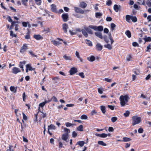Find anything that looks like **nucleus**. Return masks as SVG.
<instances>
[{"mask_svg":"<svg viewBox=\"0 0 151 151\" xmlns=\"http://www.w3.org/2000/svg\"><path fill=\"white\" fill-rule=\"evenodd\" d=\"M103 38L104 40V41L106 42V43H108L109 42V41L108 40V37L106 35H104L103 37Z\"/></svg>","mask_w":151,"mask_h":151,"instance_id":"58836bf2","label":"nucleus"},{"mask_svg":"<svg viewBox=\"0 0 151 151\" xmlns=\"http://www.w3.org/2000/svg\"><path fill=\"white\" fill-rule=\"evenodd\" d=\"M95 35L96 36L101 39L103 38L102 33L100 32H96L95 33Z\"/></svg>","mask_w":151,"mask_h":151,"instance_id":"f8f14e48","label":"nucleus"},{"mask_svg":"<svg viewBox=\"0 0 151 151\" xmlns=\"http://www.w3.org/2000/svg\"><path fill=\"white\" fill-rule=\"evenodd\" d=\"M30 31H29L25 36V38L26 39H30Z\"/></svg>","mask_w":151,"mask_h":151,"instance_id":"c85d7f7f","label":"nucleus"},{"mask_svg":"<svg viewBox=\"0 0 151 151\" xmlns=\"http://www.w3.org/2000/svg\"><path fill=\"white\" fill-rule=\"evenodd\" d=\"M144 40L145 42H150L151 41V38L150 37H148L144 38Z\"/></svg>","mask_w":151,"mask_h":151,"instance_id":"ea45409f","label":"nucleus"},{"mask_svg":"<svg viewBox=\"0 0 151 151\" xmlns=\"http://www.w3.org/2000/svg\"><path fill=\"white\" fill-rule=\"evenodd\" d=\"M81 32L85 37H88V35L85 29H81Z\"/></svg>","mask_w":151,"mask_h":151,"instance_id":"393cba45","label":"nucleus"},{"mask_svg":"<svg viewBox=\"0 0 151 151\" xmlns=\"http://www.w3.org/2000/svg\"><path fill=\"white\" fill-rule=\"evenodd\" d=\"M131 19L134 22H135L137 21V18L135 16H132Z\"/></svg>","mask_w":151,"mask_h":151,"instance_id":"e433bc0d","label":"nucleus"},{"mask_svg":"<svg viewBox=\"0 0 151 151\" xmlns=\"http://www.w3.org/2000/svg\"><path fill=\"white\" fill-rule=\"evenodd\" d=\"M85 42L86 44L88 45V46L91 47H92L93 46L92 42L89 40L86 39L85 40Z\"/></svg>","mask_w":151,"mask_h":151,"instance_id":"5701e85b","label":"nucleus"},{"mask_svg":"<svg viewBox=\"0 0 151 151\" xmlns=\"http://www.w3.org/2000/svg\"><path fill=\"white\" fill-rule=\"evenodd\" d=\"M51 42L55 46H57L59 44H61V43L55 40H52Z\"/></svg>","mask_w":151,"mask_h":151,"instance_id":"bb28decb","label":"nucleus"},{"mask_svg":"<svg viewBox=\"0 0 151 151\" xmlns=\"http://www.w3.org/2000/svg\"><path fill=\"white\" fill-rule=\"evenodd\" d=\"M96 48L99 51H101L103 48L102 46L99 43H97L96 45Z\"/></svg>","mask_w":151,"mask_h":151,"instance_id":"f3484780","label":"nucleus"},{"mask_svg":"<svg viewBox=\"0 0 151 151\" xmlns=\"http://www.w3.org/2000/svg\"><path fill=\"white\" fill-rule=\"evenodd\" d=\"M125 34L129 38L131 37V33L129 30H127L125 32Z\"/></svg>","mask_w":151,"mask_h":151,"instance_id":"473e14b6","label":"nucleus"},{"mask_svg":"<svg viewBox=\"0 0 151 151\" xmlns=\"http://www.w3.org/2000/svg\"><path fill=\"white\" fill-rule=\"evenodd\" d=\"M132 125L134 126L136 124H139L141 121V117H138L137 116H133L132 117Z\"/></svg>","mask_w":151,"mask_h":151,"instance_id":"f03ea898","label":"nucleus"},{"mask_svg":"<svg viewBox=\"0 0 151 151\" xmlns=\"http://www.w3.org/2000/svg\"><path fill=\"white\" fill-rule=\"evenodd\" d=\"M78 131H83V126L82 125H79L77 128Z\"/></svg>","mask_w":151,"mask_h":151,"instance_id":"c9c22d12","label":"nucleus"},{"mask_svg":"<svg viewBox=\"0 0 151 151\" xmlns=\"http://www.w3.org/2000/svg\"><path fill=\"white\" fill-rule=\"evenodd\" d=\"M68 134L64 133L62 134V139L63 140L66 141L68 138Z\"/></svg>","mask_w":151,"mask_h":151,"instance_id":"ddd939ff","label":"nucleus"},{"mask_svg":"<svg viewBox=\"0 0 151 151\" xmlns=\"http://www.w3.org/2000/svg\"><path fill=\"white\" fill-rule=\"evenodd\" d=\"M109 39L111 41V44H112L114 42V40L113 39L112 37L111 36V33L109 34Z\"/></svg>","mask_w":151,"mask_h":151,"instance_id":"a18cd8bd","label":"nucleus"},{"mask_svg":"<svg viewBox=\"0 0 151 151\" xmlns=\"http://www.w3.org/2000/svg\"><path fill=\"white\" fill-rule=\"evenodd\" d=\"M65 124L66 126L67 127H70L73 125V124L69 122H66L65 123Z\"/></svg>","mask_w":151,"mask_h":151,"instance_id":"09e8293b","label":"nucleus"},{"mask_svg":"<svg viewBox=\"0 0 151 151\" xmlns=\"http://www.w3.org/2000/svg\"><path fill=\"white\" fill-rule=\"evenodd\" d=\"M132 58V55H129L127 58V60L128 61H130L131 59Z\"/></svg>","mask_w":151,"mask_h":151,"instance_id":"69168bd1","label":"nucleus"},{"mask_svg":"<svg viewBox=\"0 0 151 151\" xmlns=\"http://www.w3.org/2000/svg\"><path fill=\"white\" fill-rule=\"evenodd\" d=\"M26 61L24 60L22 62L21 61L19 62V67L21 68H23V66L25 64Z\"/></svg>","mask_w":151,"mask_h":151,"instance_id":"aec40b11","label":"nucleus"},{"mask_svg":"<svg viewBox=\"0 0 151 151\" xmlns=\"http://www.w3.org/2000/svg\"><path fill=\"white\" fill-rule=\"evenodd\" d=\"M138 2L137 3L139 4L142 5H145V0H137Z\"/></svg>","mask_w":151,"mask_h":151,"instance_id":"a878e982","label":"nucleus"},{"mask_svg":"<svg viewBox=\"0 0 151 151\" xmlns=\"http://www.w3.org/2000/svg\"><path fill=\"white\" fill-rule=\"evenodd\" d=\"M19 22L18 21H14L12 20V22L11 24L13 25H15V24H19Z\"/></svg>","mask_w":151,"mask_h":151,"instance_id":"603ef678","label":"nucleus"},{"mask_svg":"<svg viewBox=\"0 0 151 151\" xmlns=\"http://www.w3.org/2000/svg\"><path fill=\"white\" fill-rule=\"evenodd\" d=\"M132 45L134 47H139V45L136 42H134L132 43Z\"/></svg>","mask_w":151,"mask_h":151,"instance_id":"4d7b16f0","label":"nucleus"},{"mask_svg":"<svg viewBox=\"0 0 151 151\" xmlns=\"http://www.w3.org/2000/svg\"><path fill=\"white\" fill-rule=\"evenodd\" d=\"M75 12L77 13H79L81 14H83L84 11L81 8L77 7H74Z\"/></svg>","mask_w":151,"mask_h":151,"instance_id":"6e6552de","label":"nucleus"},{"mask_svg":"<svg viewBox=\"0 0 151 151\" xmlns=\"http://www.w3.org/2000/svg\"><path fill=\"white\" fill-rule=\"evenodd\" d=\"M123 139L122 141L124 142H129L131 140V139L126 137H123Z\"/></svg>","mask_w":151,"mask_h":151,"instance_id":"2f4dec72","label":"nucleus"},{"mask_svg":"<svg viewBox=\"0 0 151 151\" xmlns=\"http://www.w3.org/2000/svg\"><path fill=\"white\" fill-rule=\"evenodd\" d=\"M64 22H67L69 19L68 15L67 13L63 14L61 16Z\"/></svg>","mask_w":151,"mask_h":151,"instance_id":"39448f33","label":"nucleus"},{"mask_svg":"<svg viewBox=\"0 0 151 151\" xmlns=\"http://www.w3.org/2000/svg\"><path fill=\"white\" fill-rule=\"evenodd\" d=\"M112 4V2L111 0H108L106 1V4L108 6H110Z\"/></svg>","mask_w":151,"mask_h":151,"instance_id":"de8ad7c7","label":"nucleus"},{"mask_svg":"<svg viewBox=\"0 0 151 151\" xmlns=\"http://www.w3.org/2000/svg\"><path fill=\"white\" fill-rule=\"evenodd\" d=\"M98 144L99 145H101L103 146H106V144L104 143L103 141H98Z\"/></svg>","mask_w":151,"mask_h":151,"instance_id":"f704fd0d","label":"nucleus"},{"mask_svg":"<svg viewBox=\"0 0 151 151\" xmlns=\"http://www.w3.org/2000/svg\"><path fill=\"white\" fill-rule=\"evenodd\" d=\"M147 19L148 22H151V14L148 15L147 17Z\"/></svg>","mask_w":151,"mask_h":151,"instance_id":"774afa93","label":"nucleus"},{"mask_svg":"<svg viewBox=\"0 0 151 151\" xmlns=\"http://www.w3.org/2000/svg\"><path fill=\"white\" fill-rule=\"evenodd\" d=\"M89 28H90L89 27H84V29H85L86 31L89 34L92 35L93 34V32L92 30Z\"/></svg>","mask_w":151,"mask_h":151,"instance_id":"6ab92c4d","label":"nucleus"},{"mask_svg":"<svg viewBox=\"0 0 151 151\" xmlns=\"http://www.w3.org/2000/svg\"><path fill=\"white\" fill-rule=\"evenodd\" d=\"M51 99H52V100L53 99V101L54 102H57L58 101V99H57V98L55 96H53L52 98H51Z\"/></svg>","mask_w":151,"mask_h":151,"instance_id":"864d4df0","label":"nucleus"},{"mask_svg":"<svg viewBox=\"0 0 151 151\" xmlns=\"http://www.w3.org/2000/svg\"><path fill=\"white\" fill-rule=\"evenodd\" d=\"M100 109L102 113L104 114H105L106 112V109L105 107L103 106H100Z\"/></svg>","mask_w":151,"mask_h":151,"instance_id":"b1692460","label":"nucleus"},{"mask_svg":"<svg viewBox=\"0 0 151 151\" xmlns=\"http://www.w3.org/2000/svg\"><path fill=\"white\" fill-rule=\"evenodd\" d=\"M87 6L86 4L84 2H81L80 3L79 6L82 8H84Z\"/></svg>","mask_w":151,"mask_h":151,"instance_id":"a211bd4d","label":"nucleus"},{"mask_svg":"<svg viewBox=\"0 0 151 151\" xmlns=\"http://www.w3.org/2000/svg\"><path fill=\"white\" fill-rule=\"evenodd\" d=\"M104 46L105 47L107 48L110 50L112 48L111 45L109 44H108L107 45H104Z\"/></svg>","mask_w":151,"mask_h":151,"instance_id":"72a5a7b5","label":"nucleus"},{"mask_svg":"<svg viewBox=\"0 0 151 151\" xmlns=\"http://www.w3.org/2000/svg\"><path fill=\"white\" fill-rule=\"evenodd\" d=\"M85 144V142L84 141H79L77 142L76 145H79L80 147L83 146Z\"/></svg>","mask_w":151,"mask_h":151,"instance_id":"4be33fe9","label":"nucleus"},{"mask_svg":"<svg viewBox=\"0 0 151 151\" xmlns=\"http://www.w3.org/2000/svg\"><path fill=\"white\" fill-rule=\"evenodd\" d=\"M121 6L118 5L117 4H115L114 6V10L116 12H118L119 10L120 9Z\"/></svg>","mask_w":151,"mask_h":151,"instance_id":"4468645a","label":"nucleus"},{"mask_svg":"<svg viewBox=\"0 0 151 151\" xmlns=\"http://www.w3.org/2000/svg\"><path fill=\"white\" fill-rule=\"evenodd\" d=\"M33 37L37 40H39L43 39V37L40 35L35 34L33 35Z\"/></svg>","mask_w":151,"mask_h":151,"instance_id":"9b49d317","label":"nucleus"},{"mask_svg":"<svg viewBox=\"0 0 151 151\" xmlns=\"http://www.w3.org/2000/svg\"><path fill=\"white\" fill-rule=\"evenodd\" d=\"M97 113L96 111L95 110H93L91 113V115H93L94 114H96Z\"/></svg>","mask_w":151,"mask_h":151,"instance_id":"338daca9","label":"nucleus"},{"mask_svg":"<svg viewBox=\"0 0 151 151\" xmlns=\"http://www.w3.org/2000/svg\"><path fill=\"white\" fill-rule=\"evenodd\" d=\"M132 16H130L129 15H127L126 16L125 18L126 21L128 22H129V21L131 19Z\"/></svg>","mask_w":151,"mask_h":151,"instance_id":"c756f323","label":"nucleus"},{"mask_svg":"<svg viewBox=\"0 0 151 151\" xmlns=\"http://www.w3.org/2000/svg\"><path fill=\"white\" fill-rule=\"evenodd\" d=\"M26 67L28 69L29 71L35 70V68H32L30 64H27Z\"/></svg>","mask_w":151,"mask_h":151,"instance_id":"2eb2a0df","label":"nucleus"},{"mask_svg":"<svg viewBox=\"0 0 151 151\" xmlns=\"http://www.w3.org/2000/svg\"><path fill=\"white\" fill-rule=\"evenodd\" d=\"M146 4L149 7H151V2L149 0H147Z\"/></svg>","mask_w":151,"mask_h":151,"instance_id":"680f3d73","label":"nucleus"},{"mask_svg":"<svg viewBox=\"0 0 151 151\" xmlns=\"http://www.w3.org/2000/svg\"><path fill=\"white\" fill-rule=\"evenodd\" d=\"M87 59L89 61L91 62H93L95 60V58L94 56L92 55L90 57H87Z\"/></svg>","mask_w":151,"mask_h":151,"instance_id":"dca6fc26","label":"nucleus"},{"mask_svg":"<svg viewBox=\"0 0 151 151\" xmlns=\"http://www.w3.org/2000/svg\"><path fill=\"white\" fill-rule=\"evenodd\" d=\"M68 28V25L66 23H64L62 25V29L63 30L64 32L65 33H67V29Z\"/></svg>","mask_w":151,"mask_h":151,"instance_id":"1a4fd4ad","label":"nucleus"},{"mask_svg":"<svg viewBox=\"0 0 151 151\" xmlns=\"http://www.w3.org/2000/svg\"><path fill=\"white\" fill-rule=\"evenodd\" d=\"M72 135L73 137L75 138L77 136V134L76 132L73 131L72 132Z\"/></svg>","mask_w":151,"mask_h":151,"instance_id":"052dcab7","label":"nucleus"},{"mask_svg":"<svg viewBox=\"0 0 151 151\" xmlns=\"http://www.w3.org/2000/svg\"><path fill=\"white\" fill-rule=\"evenodd\" d=\"M55 129V126L52 124H51L50 125L48 126V130H49L50 129Z\"/></svg>","mask_w":151,"mask_h":151,"instance_id":"7c9ffc66","label":"nucleus"},{"mask_svg":"<svg viewBox=\"0 0 151 151\" xmlns=\"http://www.w3.org/2000/svg\"><path fill=\"white\" fill-rule=\"evenodd\" d=\"M35 2L36 4L40 5L41 4V0H35Z\"/></svg>","mask_w":151,"mask_h":151,"instance_id":"79ce46f5","label":"nucleus"},{"mask_svg":"<svg viewBox=\"0 0 151 151\" xmlns=\"http://www.w3.org/2000/svg\"><path fill=\"white\" fill-rule=\"evenodd\" d=\"M6 19L9 22H12V20L11 19V17L10 16H7L6 18Z\"/></svg>","mask_w":151,"mask_h":151,"instance_id":"0e129e2a","label":"nucleus"},{"mask_svg":"<svg viewBox=\"0 0 151 151\" xmlns=\"http://www.w3.org/2000/svg\"><path fill=\"white\" fill-rule=\"evenodd\" d=\"M63 58L65 60H71V56H67L66 55H64L63 56Z\"/></svg>","mask_w":151,"mask_h":151,"instance_id":"cd10ccee","label":"nucleus"},{"mask_svg":"<svg viewBox=\"0 0 151 151\" xmlns=\"http://www.w3.org/2000/svg\"><path fill=\"white\" fill-rule=\"evenodd\" d=\"M78 72L77 69L75 67L72 68L70 70V73L71 75H73Z\"/></svg>","mask_w":151,"mask_h":151,"instance_id":"9d476101","label":"nucleus"},{"mask_svg":"<svg viewBox=\"0 0 151 151\" xmlns=\"http://www.w3.org/2000/svg\"><path fill=\"white\" fill-rule=\"evenodd\" d=\"M29 53L33 57H37V55H36L34 54L33 52L32 51H29Z\"/></svg>","mask_w":151,"mask_h":151,"instance_id":"8fccbe9b","label":"nucleus"},{"mask_svg":"<svg viewBox=\"0 0 151 151\" xmlns=\"http://www.w3.org/2000/svg\"><path fill=\"white\" fill-rule=\"evenodd\" d=\"M51 11L54 13H57L58 12L56 6L55 4H52L50 5Z\"/></svg>","mask_w":151,"mask_h":151,"instance_id":"423d86ee","label":"nucleus"},{"mask_svg":"<svg viewBox=\"0 0 151 151\" xmlns=\"http://www.w3.org/2000/svg\"><path fill=\"white\" fill-rule=\"evenodd\" d=\"M28 49V46L27 45L26 43L24 44L22 47L20 48V52L22 53H23L26 52Z\"/></svg>","mask_w":151,"mask_h":151,"instance_id":"20e7f679","label":"nucleus"},{"mask_svg":"<svg viewBox=\"0 0 151 151\" xmlns=\"http://www.w3.org/2000/svg\"><path fill=\"white\" fill-rule=\"evenodd\" d=\"M17 87L16 88L14 86H11L10 87V91L12 92H14V93H16L17 91Z\"/></svg>","mask_w":151,"mask_h":151,"instance_id":"412c9836","label":"nucleus"},{"mask_svg":"<svg viewBox=\"0 0 151 151\" xmlns=\"http://www.w3.org/2000/svg\"><path fill=\"white\" fill-rule=\"evenodd\" d=\"M64 131L65 132H66V134H68L70 132V130L69 129L66 128H65L64 129Z\"/></svg>","mask_w":151,"mask_h":151,"instance_id":"bf43d9fd","label":"nucleus"},{"mask_svg":"<svg viewBox=\"0 0 151 151\" xmlns=\"http://www.w3.org/2000/svg\"><path fill=\"white\" fill-rule=\"evenodd\" d=\"M89 27H90V28L93 29L95 31L98 30L99 31H101L103 29V26L101 25L97 27L96 26L90 25L89 26Z\"/></svg>","mask_w":151,"mask_h":151,"instance_id":"7ed1b4c3","label":"nucleus"},{"mask_svg":"<svg viewBox=\"0 0 151 151\" xmlns=\"http://www.w3.org/2000/svg\"><path fill=\"white\" fill-rule=\"evenodd\" d=\"M102 14L100 12H97L96 13L95 16L96 17H98L102 16Z\"/></svg>","mask_w":151,"mask_h":151,"instance_id":"3c124183","label":"nucleus"},{"mask_svg":"<svg viewBox=\"0 0 151 151\" xmlns=\"http://www.w3.org/2000/svg\"><path fill=\"white\" fill-rule=\"evenodd\" d=\"M79 75L82 78H85L84 73L83 72H81L79 73Z\"/></svg>","mask_w":151,"mask_h":151,"instance_id":"e2e57ef3","label":"nucleus"},{"mask_svg":"<svg viewBox=\"0 0 151 151\" xmlns=\"http://www.w3.org/2000/svg\"><path fill=\"white\" fill-rule=\"evenodd\" d=\"M21 71V70L19 68L16 67H13L12 70V73L14 74H17Z\"/></svg>","mask_w":151,"mask_h":151,"instance_id":"0eeeda50","label":"nucleus"},{"mask_svg":"<svg viewBox=\"0 0 151 151\" xmlns=\"http://www.w3.org/2000/svg\"><path fill=\"white\" fill-rule=\"evenodd\" d=\"M88 117L85 114H83L81 116V119H86Z\"/></svg>","mask_w":151,"mask_h":151,"instance_id":"37998d69","label":"nucleus"},{"mask_svg":"<svg viewBox=\"0 0 151 151\" xmlns=\"http://www.w3.org/2000/svg\"><path fill=\"white\" fill-rule=\"evenodd\" d=\"M130 112L129 111H127L124 113V115L125 117H127L129 116L130 114Z\"/></svg>","mask_w":151,"mask_h":151,"instance_id":"a19ab883","label":"nucleus"},{"mask_svg":"<svg viewBox=\"0 0 151 151\" xmlns=\"http://www.w3.org/2000/svg\"><path fill=\"white\" fill-rule=\"evenodd\" d=\"M117 119V118L116 116L113 117L111 118V121L113 122H115Z\"/></svg>","mask_w":151,"mask_h":151,"instance_id":"49530a36","label":"nucleus"},{"mask_svg":"<svg viewBox=\"0 0 151 151\" xmlns=\"http://www.w3.org/2000/svg\"><path fill=\"white\" fill-rule=\"evenodd\" d=\"M26 97L27 96L26 95L25 93L24 92L22 94L23 100L24 101H25Z\"/></svg>","mask_w":151,"mask_h":151,"instance_id":"6e6d98bb","label":"nucleus"},{"mask_svg":"<svg viewBox=\"0 0 151 151\" xmlns=\"http://www.w3.org/2000/svg\"><path fill=\"white\" fill-rule=\"evenodd\" d=\"M144 131L142 127H140L138 129V132L139 133H142Z\"/></svg>","mask_w":151,"mask_h":151,"instance_id":"13d9d810","label":"nucleus"},{"mask_svg":"<svg viewBox=\"0 0 151 151\" xmlns=\"http://www.w3.org/2000/svg\"><path fill=\"white\" fill-rule=\"evenodd\" d=\"M129 98L127 95L121 96L120 97V104L122 106H124L126 104V103L128 102Z\"/></svg>","mask_w":151,"mask_h":151,"instance_id":"f257e3e1","label":"nucleus"},{"mask_svg":"<svg viewBox=\"0 0 151 151\" xmlns=\"http://www.w3.org/2000/svg\"><path fill=\"white\" fill-rule=\"evenodd\" d=\"M28 1V0H22V4L24 6H27V2Z\"/></svg>","mask_w":151,"mask_h":151,"instance_id":"5fc2aeb1","label":"nucleus"},{"mask_svg":"<svg viewBox=\"0 0 151 151\" xmlns=\"http://www.w3.org/2000/svg\"><path fill=\"white\" fill-rule=\"evenodd\" d=\"M111 30L113 31L114 29L116 27V25L112 23L111 24Z\"/></svg>","mask_w":151,"mask_h":151,"instance_id":"c03bdc74","label":"nucleus"},{"mask_svg":"<svg viewBox=\"0 0 151 151\" xmlns=\"http://www.w3.org/2000/svg\"><path fill=\"white\" fill-rule=\"evenodd\" d=\"M10 36L12 37H16L17 36V35L13 33V32L12 30H11L10 31Z\"/></svg>","mask_w":151,"mask_h":151,"instance_id":"4c0bfd02","label":"nucleus"}]
</instances>
